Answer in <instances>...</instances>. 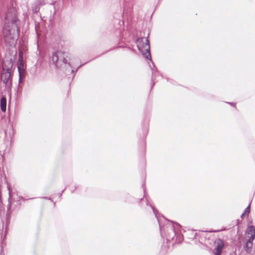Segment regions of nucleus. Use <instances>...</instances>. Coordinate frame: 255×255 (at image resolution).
<instances>
[{
	"label": "nucleus",
	"instance_id": "nucleus-13",
	"mask_svg": "<svg viewBox=\"0 0 255 255\" xmlns=\"http://www.w3.org/2000/svg\"><path fill=\"white\" fill-rule=\"evenodd\" d=\"M150 207H151V208H152L153 211V212H154V214H155V216H156V217L157 219V220H158V219H160L158 218V217L157 216V213H156V212H157V211L155 210V209H154V208L152 207V205H150Z\"/></svg>",
	"mask_w": 255,
	"mask_h": 255
},
{
	"label": "nucleus",
	"instance_id": "nucleus-5",
	"mask_svg": "<svg viewBox=\"0 0 255 255\" xmlns=\"http://www.w3.org/2000/svg\"><path fill=\"white\" fill-rule=\"evenodd\" d=\"M136 44L138 50L147 59L151 60L150 45L148 40L146 38H139L137 39Z\"/></svg>",
	"mask_w": 255,
	"mask_h": 255
},
{
	"label": "nucleus",
	"instance_id": "nucleus-14",
	"mask_svg": "<svg viewBox=\"0 0 255 255\" xmlns=\"http://www.w3.org/2000/svg\"><path fill=\"white\" fill-rule=\"evenodd\" d=\"M25 74H19V83H21L22 82V79L24 76Z\"/></svg>",
	"mask_w": 255,
	"mask_h": 255
},
{
	"label": "nucleus",
	"instance_id": "nucleus-16",
	"mask_svg": "<svg viewBox=\"0 0 255 255\" xmlns=\"http://www.w3.org/2000/svg\"><path fill=\"white\" fill-rule=\"evenodd\" d=\"M245 214H246L245 213H243L242 215H241V218H243L244 217Z\"/></svg>",
	"mask_w": 255,
	"mask_h": 255
},
{
	"label": "nucleus",
	"instance_id": "nucleus-17",
	"mask_svg": "<svg viewBox=\"0 0 255 255\" xmlns=\"http://www.w3.org/2000/svg\"><path fill=\"white\" fill-rule=\"evenodd\" d=\"M230 104L232 105H234V103H230Z\"/></svg>",
	"mask_w": 255,
	"mask_h": 255
},
{
	"label": "nucleus",
	"instance_id": "nucleus-7",
	"mask_svg": "<svg viewBox=\"0 0 255 255\" xmlns=\"http://www.w3.org/2000/svg\"><path fill=\"white\" fill-rule=\"evenodd\" d=\"M25 66L21 55V53L19 54V58L17 61V69L19 75L25 74Z\"/></svg>",
	"mask_w": 255,
	"mask_h": 255
},
{
	"label": "nucleus",
	"instance_id": "nucleus-12",
	"mask_svg": "<svg viewBox=\"0 0 255 255\" xmlns=\"http://www.w3.org/2000/svg\"><path fill=\"white\" fill-rule=\"evenodd\" d=\"M250 208H251V204H250L246 208L244 213H249L250 212Z\"/></svg>",
	"mask_w": 255,
	"mask_h": 255
},
{
	"label": "nucleus",
	"instance_id": "nucleus-9",
	"mask_svg": "<svg viewBox=\"0 0 255 255\" xmlns=\"http://www.w3.org/2000/svg\"><path fill=\"white\" fill-rule=\"evenodd\" d=\"M13 66L11 60H5L2 64V71L10 72Z\"/></svg>",
	"mask_w": 255,
	"mask_h": 255
},
{
	"label": "nucleus",
	"instance_id": "nucleus-6",
	"mask_svg": "<svg viewBox=\"0 0 255 255\" xmlns=\"http://www.w3.org/2000/svg\"><path fill=\"white\" fill-rule=\"evenodd\" d=\"M0 78L3 83L5 84V87L10 89L12 85L11 72L2 71Z\"/></svg>",
	"mask_w": 255,
	"mask_h": 255
},
{
	"label": "nucleus",
	"instance_id": "nucleus-4",
	"mask_svg": "<svg viewBox=\"0 0 255 255\" xmlns=\"http://www.w3.org/2000/svg\"><path fill=\"white\" fill-rule=\"evenodd\" d=\"M255 238V227L249 226L245 233L244 241L245 243V250L247 253H250L253 247V242Z\"/></svg>",
	"mask_w": 255,
	"mask_h": 255
},
{
	"label": "nucleus",
	"instance_id": "nucleus-2",
	"mask_svg": "<svg viewBox=\"0 0 255 255\" xmlns=\"http://www.w3.org/2000/svg\"><path fill=\"white\" fill-rule=\"evenodd\" d=\"M158 222L161 236L166 237L168 241L173 239L176 235L175 229L180 228V225L166 221V225H162V219H158Z\"/></svg>",
	"mask_w": 255,
	"mask_h": 255
},
{
	"label": "nucleus",
	"instance_id": "nucleus-10",
	"mask_svg": "<svg viewBox=\"0 0 255 255\" xmlns=\"http://www.w3.org/2000/svg\"><path fill=\"white\" fill-rule=\"evenodd\" d=\"M43 0H36L32 6V10L34 12H37L39 9V5L43 4Z\"/></svg>",
	"mask_w": 255,
	"mask_h": 255
},
{
	"label": "nucleus",
	"instance_id": "nucleus-3",
	"mask_svg": "<svg viewBox=\"0 0 255 255\" xmlns=\"http://www.w3.org/2000/svg\"><path fill=\"white\" fill-rule=\"evenodd\" d=\"M67 58L68 54L61 51H58L53 53L51 57L53 64L56 67L59 68L67 64L69 66H71L70 63H67Z\"/></svg>",
	"mask_w": 255,
	"mask_h": 255
},
{
	"label": "nucleus",
	"instance_id": "nucleus-15",
	"mask_svg": "<svg viewBox=\"0 0 255 255\" xmlns=\"http://www.w3.org/2000/svg\"><path fill=\"white\" fill-rule=\"evenodd\" d=\"M7 188L8 190L9 191V194H10V192H11V191H10V185L8 183H7Z\"/></svg>",
	"mask_w": 255,
	"mask_h": 255
},
{
	"label": "nucleus",
	"instance_id": "nucleus-8",
	"mask_svg": "<svg viewBox=\"0 0 255 255\" xmlns=\"http://www.w3.org/2000/svg\"><path fill=\"white\" fill-rule=\"evenodd\" d=\"M217 246L215 249V255H220L224 247V242L219 239L216 242Z\"/></svg>",
	"mask_w": 255,
	"mask_h": 255
},
{
	"label": "nucleus",
	"instance_id": "nucleus-1",
	"mask_svg": "<svg viewBox=\"0 0 255 255\" xmlns=\"http://www.w3.org/2000/svg\"><path fill=\"white\" fill-rule=\"evenodd\" d=\"M4 19L5 22L2 31L3 38L6 44L12 45L18 38V28L16 23L17 18L14 8L8 9Z\"/></svg>",
	"mask_w": 255,
	"mask_h": 255
},
{
	"label": "nucleus",
	"instance_id": "nucleus-11",
	"mask_svg": "<svg viewBox=\"0 0 255 255\" xmlns=\"http://www.w3.org/2000/svg\"><path fill=\"white\" fill-rule=\"evenodd\" d=\"M0 108L2 112H5L6 111V99L5 97H2L0 99Z\"/></svg>",
	"mask_w": 255,
	"mask_h": 255
}]
</instances>
